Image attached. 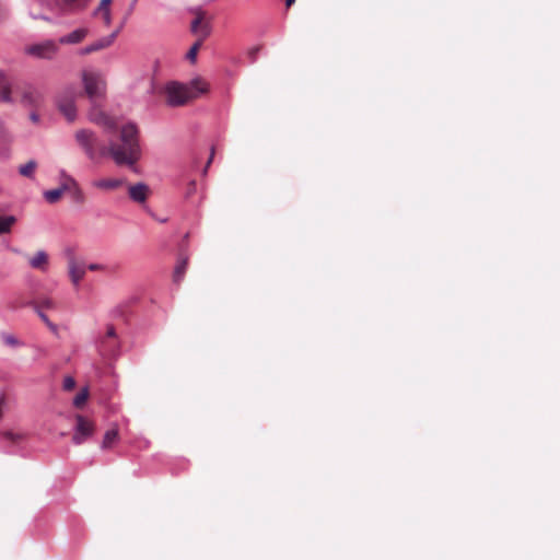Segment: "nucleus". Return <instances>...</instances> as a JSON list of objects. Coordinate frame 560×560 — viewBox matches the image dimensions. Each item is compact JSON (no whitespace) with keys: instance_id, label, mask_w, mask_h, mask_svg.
<instances>
[{"instance_id":"7ed1b4c3","label":"nucleus","mask_w":560,"mask_h":560,"mask_svg":"<svg viewBox=\"0 0 560 560\" xmlns=\"http://www.w3.org/2000/svg\"><path fill=\"white\" fill-rule=\"evenodd\" d=\"M81 77L84 92L93 103L105 96L106 81L101 72L83 70Z\"/></svg>"},{"instance_id":"4be33fe9","label":"nucleus","mask_w":560,"mask_h":560,"mask_svg":"<svg viewBox=\"0 0 560 560\" xmlns=\"http://www.w3.org/2000/svg\"><path fill=\"white\" fill-rule=\"evenodd\" d=\"M187 265H188V258H183L178 261V264L175 267L174 275H173L175 282L182 281V279L186 272Z\"/></svg>"},{"instance_id":"ddd939ff","label":"nucleus","mask_w":560,"mask_h":560,"mask_svg":"<svg viewBox=\"0 0 560 560\" xmlns=\"http://www.w3.org/2000/svg\"><path fill=\"white\" fill-rule=\"evenodd\" d=\"M28 264L33 269L47 271L49 266V256L44 250H38L35 255L28 257Z\"/></svg>"},{"instance_id":"ea45409f","label":"nucleus","mask_w":560,"mask_h":560,"mask_svg":"<svg viewBox=\"0 0 560 560\" xmlns=\"http://www.w3.org/2000/svg\"><path fill=\"white\" fill-rule=\"evenodd\" d=\"M259 48L258 47H255L253 48L250 51H249V55L252 57L253 60H255V56L256 54L258 52Z\"/></svg>"},{"instance_id":"2eb2a0df","label":"nucleus","mask_w":560,"mask_h":560,"mask_svg":"<svg viewBox=\"0 0 560 560\" xmlns=\"http://www.w3.org/2000/svg\"><path fill=\"white\" fill-rule=\"evenodd\" d=\"M90 117L93 122L101 125L109 130L115 129L116 127L115 120L102 110L94 109Z\"/></svg>"},{"instance_id":"6ab92c4d","label":"nucleus","mask_w":560,"mask_h":560,"mask_svg":"<svg viewBox=\"0 0 560 560\" xmlns=\"http://www.w3.org/2000/svg\"><path fill=\"white\" fill-rule=\"evenodd\" d=\"M118 429L114 428L104 434L103 442H102V448H110L112 445L118 440Z\"/></svg>"},{"instance_id":"2f4dec72","label":"nucleus","mask_w":560,"mask_h":560,"mask_svg":"<svg viewBox=\"0 0 560 560\" xmlns=\"http://www.w3.org/2000/svg\"><path fill=\"white\" fill-rule=\"evenodd\" d=\"M98 13L102 14L103 22L106 26H109L112 24V11H100Z\"/></svg>"},{"instance_id":"473e14b6","label":"nucleus","mask_w":560,"mask_h":560,"mask_svg":"<svg viewBox=\"0 0 560 560\" xmlns=\"http://www.w3.org/2000/svg\"><path fill=\"white\" fill-rule=\"evenodd\" d=\"M110 3H112V0H101L100 4L95 11V14H97L100 11L110 10Z\"/></svg>"},{"instance_id":"9d476101","label":"nucleus","mask_w":560,"mask_h":560,"mask_svg":"<svg viewBox=\"0 0 560 560\" xmlns=\"http://www.w3.org/2000/svg\"><path fill=\"white\" fill-rule=\"evenodd\" d=\"M122 25L121 24L117 30H115L112 34L105 36V37H102L97 40H95L94 43L85 46L84 48H82L80 50V54L81 55H90L92 52H96V51H100L102 49H105L107 47H109L116 39L117 35L119 34V32L121 31L122 28Z\"/></svg>"},{"instance_id":"cd10ccee","label":"nucleus","mask_w":560,"mask_h":560,"mask_svg":"<svg viewBox=\"0 0 560 560\" xmlns=\"http://www.w3.org/2000/svg\"><path fill=\"white\" fill-rule=\"evenodd\" d=\"M2 436L12 443H19L25 439L24 434L15 433L13 431H4V432H2Z\"/></svg>"},{"instance_id":"bb28decb","label":"nucleus","mask_w":560,"mask_h":560,"mask_svg":"<svg viewBox=\"0 0 560 560\" xmlns=\"http://www.w3.org/2000/svg\"><path fill=\"white\" fill-rule=\"evenodd\" d=\"M33 305H34V308L51 310L55 307V302L49 298H45L38 302H34Z\"/></svg>"},{"instance_id":"1a4fd4ad","label":"nucleus","mask_w":560,"mask_h":560,"mask_svg":"<svg viewBox=\"0 0 560 560\" xmlns=\"http://www.w3.org/2000/svg\"><path fill=\"white\" fill-rule=\"evenodd\" d=\"M68 273L72 284L78 288L85 276L86 266L83 261L75 258L72 252H68Z\"/></svg>"},{"instance_id":"c03bdc74","label":"nucleus","mask_w":560,"mask_h":560,"mask_svg":"<svg viewBox=\"0 0 560 560\" xmlns=\"http://www.w3.org/2000/svg\"><path fill=\"white\" fill-rule=\"evenodd\" d=\"M137 1H138V0H133V1H132L131 5H130V10H132V9H133V7H135V4L137 3Z\"/></svg>"},{"instance_id":"20e7f679","label":"nucleus","mask_w":560,"mask_h":560,"mask_svg":"<svg viewBox=\"0 0 560 560\" xmlns=\"http://www.w3.org/2000/svg\"><path fill=\"white\" fill-rule=\"evenodd\" d=\"M59 51L58 43L47 39L40 43L31 44L24 47V54L37 59L51 60Z\"/></svg>"},{"instance_id":"79ce46f5","label":"nucleus","mask_w":560,"mask_h":560,"mask_svg":"<svg viewBox=\"0 0 560 560\" xmlns=\"http://www.w3.org/2000/svg\"><path fill=\"white\" fill-rule=\"evenodd\" d=\"M294 2L295 0H285L287 8H290Z\"/></svg>"},{"instance_id":"a18cd8bd","label":"nucleus","mask_w":560,"mask_h":560,"mask_svg":"<svg viewBox=\"0 0 560 560\" xmlns=\"http://www.w3.org/2000/svg\"><path fill=\"white\" fill-rule=\"evenodd\" d=\"M212 156H213V152L211 153V156H210V159L208 160V164H210V163H211V161H212Z\"/></svg>"},{"instance_id":"a19ab883","label":"nucleus","mask_w":560,"mask_h":560,"mask_svg":"<svg viewBox=\"0 0 560 560\" xmlns=\"http://www.w3.org/2000/svg\"><path fill=\"white\" fill-rule=\"evenodd\" d=\"M30 117H31L32 121H34V122H36L38 120V115L36 113H32Z\"/></svg>"},{"instance_id":"7c9ffc66","label":"nucleus","mask_w":560,"mask_h":560,"mask_svg":"<svg viewBox=\"0 0 560 560\" xmlns=\"http://www.w3.org/2000/svg\"><path fill=\"white\" fill-rule=\"evenodd\" d=\"M62 387L65 390H72L75 387V380L72 376H66L63 380Z\"/></svg>"},{"instance_id":"423d86ee","label":"nucleus","mask_w":560,"mask_h":560,"mask_svg":"<svg viewBox=\"0 0 560 560\" xmlns=\"http://www.w3.org/2000/svg\"><path fill=\"white\" fill-rule=\"evenodd\" d=\"M75 92L67 90L58 96L57 106L59 112L68 121H73L77 117V107L74 104Z\"/></svg>"},{"instance_id":"f704fd0d","label":"nucleus","mask_w":560,"mask_h":560,"mask_svg":"<svg viewBox=\"0 0 560 560\" xmlns=\"http://www.w3.org/2000/svg\"><path fill=\"white\" fill-rule=\"evenodd\" d=\"M86 269H89L91 271H101V270H105L106 267L103 265H100V264H90L89 266H86Z\"/></svg>"},{"instance_id":"f8f14e48","label":"nucleus","mask_w":560,"mask_h":560,"mask_svg":"<svg viewBox=\"0 0 560 560\" xmlns=\"http://www.w3.org/2000/svg\"><path fill=\"white\" fill-rule=\"evenodd\" d=\"M88 35L89 30L86 27H80L67 35L61 36L57 43L60 45H77L82 43Z\"/></svg>"},{"instance_id":"a878e982","label":"nucleus","mask_w":560,"mask_h":560,"mask_svg":"<svg viewBox=\"0 0 560 560\" xmlns=\"http://www.w3.org/2000/svg\"><path fill=\"white\" fill-rule=\"evenodd\" d=\"M202 45V38H199L191 47L190 49L188 50L187 55H186V58L190 61V62H195L196 59H197V55H198V51L200 49Z\"/></svg>"},{"instance_id":"37998d69","label":"nucleus","mask_w":560,"mask_h":560,"mask_svg":"<svg viewBox=\"0 0 560 560\" xmlns=\"http://www.w3.org/2000/svg\"><path fill=\"white\" fill-rule=\"evenodd\" d=\"M195 188H196V183H195V182H191V183H190V188H189L188 194H190Z\"/></svg>"},{"instance_id":"4468645a","label":"nucleus","mask_w":560,"mask_h":560,"mask_svg":"<svg viewBox=\"0 0 560 560\" xmlns=\"http://www.w3.org/2000/svg\"><path fill=\"white\" fill-rule=\"evenodd\" d=\"M126 184L124 178H101L92 183L93 187L102 190H115Z\"/></svg>"},{"instance_id":"412c9836","label":"nucleus","mask_w":560,"mask_h":560,"mask_svg":"<svg viewBox=\"0 0 560 560\" xmlns=\"http://www.w3.org/2000/svg\"><path fill=\"white\" fill-rule=\"evenodd\" d=\"M15 222L14 215H0V234L9 233Z\"/></svg>"},{"instance_id":"a211bd4d","label":"nucleus","mask_w":560,"mask_h":560,"mask_svg":"<svg viewBox=\"0 0 560 560\" xmlns=\"http://www.w3.org/2000/svg\"><path fill=\"white\" fill-rule=\"evenodd\" d=\"M203 18L198 15L191 23V31L196 34L200 33L202 40L208 36L209 31L206 24H203Z\"/></svg>"},{"instance_id":"c85d7f7f","label":"nucleus","mask_w":560,"mask_h":560,"mask_svg":"<svg viewBox=\"0 0 560 560\" xmlns=\"http://www.w3.org/2000/svg\"><path fill=\"white\" fill-rule=\"evenodd\" d=\"M2 340L7 346L15 347L20 345L19 340L13 335L10 334H4L2 336Z\"/></svg>"},{"instance_id":"f257e3e1","label":"nucleus","mask_w":560,"mask_h":560,"mask_svg":"<svg viewBox=\"0 0 560 560\" xmlns=\"http://www.w3.org/2000/svg\"><path fill=\"white\" fill-rule=\"evenodd\" d=\"M75 139L90 159L109 154L117 165H135L141 158L139 129L137 125H124L119 133V142H110L108 148L102 145L94 132L82 129L77 131Z\"/></svg>"},{"instance_id":"0eeeda50","label":"nucleus","mask_w":560,"mask_h":560,"mask_svg":"<svg viewBox=\"0 0 560 560\" xmlns=\"http://www.w3.org/2000/svg\"><path fill=\"white\" fill-rule=\"evenodd\" d=\"M97 347L101 355L103 357H109L116 353L118 349V339L113 325H108L106 327V334L100 338Z\"/></svg>"},{"instance_id":"58836bf2","label":"nucleus","mask_w":560,"mask_h":560,"mask_svg":"<svg viewBox=\"0 0 560 560\" xmlns=\"http://www.w3.org/2000/svg\"><path fill=\"white\" fill-rule=\"evenodd\" d=\"M8 18V12L5 9H3L2 7H0V21H3Z\"/></svg>"},{"instance_id":"39448f33","label":"nucleus","mask_w":560,"mask_h":560,"mask_svg":"<svg viewBox=\"0 0 560 560\" xmlns=\"http://www.w3.org/2000/svg\"><path fill=\"white\" fill-rule=\"evenodd\" d=\"M92 0H47L45 5L59 15L84 10Z\"/></svg>"},{"instance_id":"5701e85b","label":"nucleus","mask_w":560,"mask_h":560,"mask_svg":"<svg viewBox=\"0 0 560 560\" xmlns=\"http://www.w3.org/2000/svg\"><path fill=\"white\" fill-rule=\"evenodd\" d=\"M36 167H37V163L35 161L31 160L27 163H25L19 167V173L24 177L32 178L35 173Z\"/></svg>"},{"instance_id":"f03ea898","label":"nucleus","mask_w":560,"mask_h":560,"mask_svg":"<svg viewBox=\"0 0 560 560\" xmlns=\"http://www.w3.org/2000/svg\"><path fill=\"white\" fill-rule=\"evenodd\" d=\"M209 91V84L201 78L184 84L177 81L167 82L162 89L165 103L171 107H180Z\"/></svg>"},{"instance_id":"9b49d317","label":"nucleus","mask_w":560,"mask_h":560,"mask_svg":"<svg viewBox=\"0 0 560 560\" xmlns=\"http://www.w3.org/2000/svg\"><path fill=\"white\" fill-rule=\"evenodd\" d=\"M150 195V188L144 183H137L128 186L129 198L137 203H144Z\"/></svg>"},{"instance_id":"393cba45","label":"nucleus","mask_w":560,"mask_h":560,"mask_svg":"<svg viewBox=\"0 0 560 560\" xmlns=\"http://www.w3.org/2000/svg\"><path fill=\"white\" fill-rule=\"evenodd\" d=\"M88 398H89V390H88V388H83L74 397L73 405L77 408H82L84 406V404L86 402Z\"/></svg>"},{"instance_id":"e433bc0d","label":"nucleus","mask_w":560,"mask_h":560,"mask_svg":"<svg viewBox=\"0 0 560 560\" xmlns=\"http://www.w3.org/2000/svg\"><path fill=\"white\" fill-rule=\"evenodd\" d=\"M8 138L7 130L3 126V124L0 121V141H5Z\"/></svg>"},{"instance_id":"c9c22d12","label":"nucleus","mask_w":560,"mask_h":560,"mask_svg":"<svg viewBox=\"0 0 560 560\" xmlns=\"http://www.w3.org/2000/svg\"><path fill=\"white\" fill-rule=\"evenodd\" d=\"M5 406H7V399H5V396H4V395H1V396H0V420H1V419H2V417H3Z\"/></svg>"},{"instance_id":"dca6fc26","label":"nucleus","mask_w":560,"mask_h":560,"mask_svg":"<svg viewBox=\"0 0 560 560\" xmlns=\"http://www.w3.org/2000/svg\"><path fill=\"white\" fill-rule=\"evenodd\" d=\"M42 101V94L35 88L27 86L23 91L22 102L28 106H37Z\"/></svg>"},{"instance_id":"f3484780","label":"nucleus","mask_w":560,"mask_h":560,"mask_svg":"<svg viewBox=\"0 0 560 560\" xmlns=\"http://www.w3.org/2000/svg\"><path fill=\"white\" fill-rule=\"evenodd\" d=\"M0 102L10 103L11 98V84L7 75L0 71Z\"/></svg>"},{"instance_id":"b1692460","label":"nucleus","mask_w":560,"mask_h":560,"mask_svg":"<svg viewBox=\"0 0 560 560\" xmlns=\"http://www.w3.org/2000/svg\"><path fill=\"white\" fill-rule=\"evenodd\" d=\"M62 195H63V191L60 187L56 188V189L47 190L44 192L45 199L49 203H55V202L59 201Z\"/></svg>"},{"instance_id":"aec40b11","label":"nucleus","mask_w":560,"mask_h":560,"mask_svg":"<svg viewBox=\"0 0 560 560\" xmlns=\"http://www.w3.org/2000/svg\"><path fill=\"white\" fill-rule=\"evenodd\" d=\"M60 178H61V184H60V188L62 189V191H72L73 188H75L78 186V183L74 178H72L71 176L67 175L63 171L60 173Z\"/></svg>"},{"instance_id":"6e6552de","label":"nucleus","mask_w":560,"mask_h":560,"mask_svg":"<svg viewBox=\"0 0 560 560\" xmlns=\"http://www.w3.org/2000/svg\"><path fill=\"white\" fill-rule=\"evenodd\" d=\"M75 420L77 423L72 441L74 444L80 445L93 435L95 425L91 420L84 418L81 415H78Z\"/></svg>"},{"instance_id":"72a5a7b5","label":"nucleus","mask_w":560,"mask_h":560,"mask_svg":"<svg viewBox=\"0 0 560 560\" xmlns=\"http://www.w3.org/2000/svg\"><path fill=\"white\" fill-rule=\"evenodd\" d=\"M35 311L38 314V316L42 318L43 322H45L49 327H51V328L54 327V325L49 322L48 317L43 312V310L35 308Z\"/></svg>"},{"instance_id":"c756f323","label":"nucleus","mask_w":560,"mask_h":560,"mask_svg":"<svg viewBox=\"0 0 560 560\" xmlns=\"http://www.w3.org/2000/svg\"><path fill=\"white\" fill-rule=\"evenodd\" d=\"M71 192L77 202H80V203L84 202L85 197H84V194L79 185L75 188H73V190Z\"/></svg>"},{"instance_id":"4c0bfd02","label":"nucleus","mask_w":560,"mask_h":560,"mask_svg":"<svg viewBox=\"0 0 560 560\" xmlns=\"http://www.w3.org/2000/svg\"><path fill=\"white\" fill-rule=\"evenodd\" d=\"M33 19L35 20H43V21H46L48 23H51V19L46 16V15H32Z\"/></svg>"}]
</instances>
